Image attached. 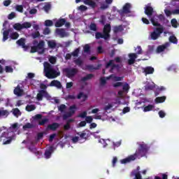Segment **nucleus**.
I'll return each mask as SVG.
<instances>
[{"instance_id": "1", "label": "nucleus", "mask_w": 179, "mask_h": 179, "mask_svg": "<svg viewBox=\"0 0 179 179\" xmlns=\"http://www.w3.org/2000/svg\"><path fill=\"white\" fill-rule=\"evenodd\" d=\"M148 150H149V148L146 144H141L140 148L136 151L134 155H130L128 157L123 159L121 160L122 164H125L127 163H129L131 162H134L136 159H141V157H143L146 156V153H148Z\"/></svg>"}, {"instance_id": "2", "label": "nucleus", "mask_w": 179, "mask_h": 179, "mask_svg": "<svg viewBox=\"0 0 179 179\" xmlns=\"http://www.w3.org/2000/svg\"><path fill=\"white\" fill-rule=\"evenodd\" d=\"M43 66L44 73L48 79H55V78H58L61 75V72L55 71L48 62H45Z\"/></svg>"}, {"instance_id": "3", "label": "nucleus", "mask_w": 179, "mask_h": 179, "mask_svg": "<svg viewBox=\"0 0 179 179\" xmlns=\"http://www.w3.org/2000/svg\"><path fill=\"white\" fill-rule=\"evenodd\" d=\"M1 139H3V145H9L13 139V131H12V128H9L6 131L2 133Z\"/></svg>"}, {"instance_id": "4", "label": "nucleus", "mask_w": 179, "mask_h": 179, "mask_svg": "<svg viewBox=\"0 0 179 179\" xmlns=\"http://www.w3.org/2000/svg\"><path fill=\"white\" fill-rule=\"evenodd\" d=\"M63 72L65 73L66 78L71 79V78H73L78 72L79 70L76 68H65L63 69Z\"/></svg>"}, {"instance_id": "5", "label": "nucleus", "mask_w": 179, "mask_h": 179, "mask_svg": "<svg viewBox=\"0 0 179 179\" xmlns=\"http://www.w3.org/2000/svg\"><path fill=\"white\" fill-rule=\"evenodd\" d=\"M164 31V29L162 27L155 28L150 34L151 40H157Z\"/></svg>"}, {"instance_id": "6", "label": "nucleus", "mask_w": 179, "mask_h": 179, "mask_svg": "<svg viewBox=\"0 0 179 179\" xmlns=\"http://www.w3.org/2000/svg\"><path fill=\"white\" fill-rule=\"evenodd\" d=\"M110 69L109 70V72L113 73V72H114V69H115V68H119L120 65L114 64V60H109V62L106 65V69L110 68Z\"/></svg>"}, {"instance_id": "7", "label": "nucleus", "mask_w": 179, "mask_h": 179, "mask_svg": "<svg viewBox=\"0 0 179 179\" xmlns=\"http://www.w3.org/2000/svg\"><path fill=\"white\" fill-rule=\"evenodd\" d=\"M16 44L20 47H22V48H24V51L29 50V46L26 45V39L24 38H20L16 41Z\"/></svg>"}, {"instance_id": "8", "label": "nucleus", "mask_w": 179, "mask_h": 179, "mask_svg": "<svg viewBox=\"0 0 179 179\" xmlns=\"http://www.w3.org/2000/svg\"><path fill=\"white\" fill-rule=\"evenodd\" d=\"M144 13L148 17H150L152 15H153V7L150 6V3H148L145 7L144 8Z\"/></svg>"}, {"instance_id": "9", "label": "nucleus", "mask_w": 179, "mask_h": 179, "mask_svg": "<svg viewBox=\"0 0 179 179\" xmlns=\"http://www.w3.org/2000/svg\"><path fill=\"white\" fill-rule=\"evenodd\" d=\"M48 95V93L45 90H41L37 94L36 99L38 100V101H43V97H44V96L45 97Z\"/></svg>"}, {"instance_id": "10", "label": "nucleus", "mask_w": 179, "mask_h": 179, "mask_svg": "<svg viewBox=\"0 0 179 179\" xmlns=\"http://www.w3.org/2000/svg\"><path fill=\"white\" fill-rule=\"evenodd\" d=\"M110 31H111V24H106V25H104L103 33V34H106V36H107L108 38H110L111 37V35L110 34Z\"/></svg>"}, {"instance_id": "11", "label": "nucleus", "mask_w": 179, "mask_h": 179, "mask_svg": "<svg viewBox=\"0 0 179 179\" xmlns=\"http://www.w3.org/2000/svg\"><path fill=\"white\" fill-rule=\"evenodd\" d=\"M129 58L128 64L134 65V64H135V59L138 58V55H136V53H130L129 54Z\"/></svg>"}, {"instance_id": "12", "label": "nucleus", "mask_w": 179, "mask_h": 179, "mask_svg": "<svg viewBox=\"0 0 179 179\" xmlns=\"http://www.w3.org/2000/svg\"><path fill=\"white\" fill-rule=\"evenodd\" d=\"M10 112L8 110H5L4 108H0V118H8Z\"/></svg>"}, {"instance_id": "13", "label": "nucleus", "mask_w": 179, "mask_h": 179, "mask_svg": "<svg viewBox=\"0 0 179 179\" xmlns=\"http://www.w3.org/2000/svg\"><path fill=\"white\" fill-rule=\"evenodd\" d=\"M56 33L61 37V38H64V37H66L68 36V34L65 31V29H56Z\"/></svg>"}, {"instance_id": "14", "label": "nucleus", "mask_w": 179, "mask_h": 179, "mask_svg": "<svg viewBox=\"0 0 179 179\" xmlns=\"http://www.w3.org/2000/svg\"><path fill=\"white\" fill-rule=\"evenodd\" d=\"M54 153V146H50L48 150L45 152V159H50L51 157V155Z\"/></svg>"}, {"instance_id": "15", "label": "nucleus", "mask_w": 179, "mask_h": 179, "mask_svg": "<svg viewBox=\"0 0 179 179\" xmlns=\"http://www.w3.org/2000/svg\"><path fill=\"white\" fill-rule=\"evenodd\" d=\"M131 3H127L122 8V13H125L126 15L128 13H131Z\"/></svg>"}, {"instance_id": "16", "label": "nucleus", "mask_w": 179, "mask_h": 179, "mask_svg": "<svg viewBox=\"0 0 179 179\" xmlns=\"http://www.w3.org/2000/svg\"><path fill=\"white\" fill-rule=\"evenodd\" d=\"M107 36V34H102L101 32L95 33V38H96V40H100V38H103V40H108L109 38Z\"/></svg>"}, {"instance_id": "17", "label": "nucleus", "mask_w": 179, "mask_h": 179, "mask_svg": "<svg viewBox=\"0 0 179 179\" xmlns=\"http://www.w3.org/2000/svg\"><path fill=\"white\" fill-rule=\"evenodd\" d=\"M50 86L54 87H57V89H61V87H62V84H61V82H59L57 80H53L50 83Z\"/></svg>"}, {"instance_id": "18", "label": "nucleus", "mask_w": 179, "mask_h": 179, "mask_svg": "<svg viewBox=\"0 0 179 179\" xmlns=\"http://www.w3.org/2000/svg\"><path fill=\"white\" fill-rule=\"evenodd\" d=\"M59 127V124L57 122H53L51 124L48 125V129H50V131H57L58 127Z\"/></svg>"}, {"instance_id": "19", "label": "nucleus", "mask_w": 179, "mask_h": 179, "mask_svg": "<svg viewBox=\"0 0 179 179\" xmlns=\"http://www.w3.org/2000/svg\"><path fill=\"white\" fill-rule=\"evenodd\" d=\"M85 5H88V6H90L92 8V9H94L96 6H97V4L94 2L93 0H84Z\"/></svg>"}, {"instance_id": "20", "label": "nucleus", "mask_w": 179, "mask_h": 179, "mask_svg": "<svg viewBox=\"0 0 179 179\" xmlns=\"http://www.w3.org/2000/svg\"><path fill=\"white\" fill-rule=\"evenodd\" d=\"M150 20L153 26H155L156 27H162V24L159 23L157 19H156L155 16L151 17Z\"/></svg>"}, {"instance_id": "21", "label": "nucleus", "mask_w": 179, "mask_h": 179, "mask_svg": "<svg viewBox=\"0 0 179 179\" xmlns=\"http://www.w3.org/2000/svg\"><path fill=\"white\" fill-rule=\"evenodd\" d=\"M14 94L20 96L23 94V90L20 88V86L17 85L14 90Z\"/></svg>"}, {"instance_id": "22", "label": "nucleus", "mask_w": 179, "mask_h": 179, "mask_svg": "<svg viewBox=\"0 0 179 179\" xmlns=\"http://www.w3.org/2000/svg\"><path fill=\"white\" fill-rule=\"evenodd\" d=\"M65 23H66V20H65L64 18H62L55 22V27H62Z\"/></svg>"}, {"instance_id": "23", "label": "nucleus", "mask_w": 179, "mask_h": 179, "mask_svg": "<svg viewBox=\"0 0 179 179\" xmlns=\"http://www.w3.org/2000/svg\"><path fill=\"white\" fill-rule=\"evenodd\" d=\"M167 47H169V43H165L164 45H159L157 48V52H158V53L163 52V51H164V50H166V48H167Z\"/></svg>"}, {"instance_id": "24", "label": "nucleus", "mask_w": 179, "mask_h": 179, "mask_svg": "<svg viewBox=\"0 0 179 179\" xmlns=\"http://www.w3.org/2000/svg\"><path fill=\"white\" fill-rule=\"evenodd\" d=\"M155 72V69L152 66H147L144 69V73L145 75H152Z\"/></svg>"}, {"instance_id": "25", "label": "nucleus", "mask_w": 179, "mask_h": 179, "mask_svg": "<svg viewBox=\"0 0 179 179\" xmlns=\"http://www.w3.org/2000/svg\"><path fill=\"white\" fill-rule=\"evenodd\" d=\"M11 29H8L3 31V41H6L9 38V33H10Z\"/></svg>"}, {"instance_id": "26", "label": "nucleus", "mask_w": 179, "mask_h": 179, "mask_svg": "<svg viewBox=\"0 0 179 179\" xmlns=\"http://www.w3.org/2000/svg\"><path fill=\"white\" fill-rule=\"evenodd\" d=\"M48 45L49 48L54 50V48H57V42L55 41H48Z\"/></svg>"}, {"instance_id": "27", "label": "nucleus", "mask_w": 179, "mask_h": 179, "mask_svg": "<svg viewBox=\"0 0 179 179\" xmlns=\"http://www.w3.org/2000/svg\"><path fill=\"white\" fill-rule=\"evenodd\" d=\"M11 113H13V115L15 117H19V115H22V112H20V110H19L17 108H13Z\"/></svg>"}, {"instance_id": "28", "label": "nucleus", "mask_w": 179, "mask_h": 179, "mask_svg": "<svg viewBox=\"0 0 179 179\" xmlns=\"http://www.w3.org/2000/svg\"><path fill=\"white\" fill-rule=\"evenodd\" d=\"M94 77V75L92 73L87 74L86 76L81 78V82H86L87 80H90L92 78Z\"/></svg>"}, {"instance_id": "29", "label": "nucleus", "mask_w": 179, "mask_h": 179, "mask_svg": "<svg viewBox=\"0 0 179 179\" xmlns=\"http://www.w3.org/2000/svg\"><path fill=\"white\" fill-rule=\"evenodd\" d=\"M77 99L78 100H80V99H83V101H85V100H87V96L83 92H80L77 96Z\"/></svg>"}, {"instance_id": "30", "label": "nucleus", "mask_w": 179, "mask_h": 179, "mask_svg": "<svg viewBox=\"0 0 179 179\" xmlns=\"http://www.w3.org/2000/svg\"><path fill=\"white\" fill-rule=\"evenodd\" d=\"M155 108V105L149 104L147 106L144 107L143 112L148 113L149 111H152Z\"/></svg>"}, {"instance_id": "31", "label": "nucleus", "mask_w": 179, "mask_h": 179, "mask_svg": "<svg viewBox=\"0 0 179 179\" xmlns=\"http://www.w3.org/2000/svg\"><path fill=\"white\" fill-rule=\"evenodd\" d=\"M169 40L170 43H172L173 44L178 43V39H177V37H176V36H174V35L169 36Z\"/></svg>"}, {"instance_id": "32", "label": "nucleus", "mask_w": 179, "mask_h": 179, "mask_svg": "<svg viewBox=\"0 0 179 179\" xmlns=\"http://www.w3.org/2000/svg\"><path fill=\"white\" fill-rule=\"evenodd\" d=\"M166 96H158L155 99V103H164L166 101Z\"/></svg>"}, {"instance_id": "33", "label": "nucleus", "mask_w": 179, "mask_h": 179, "mask_svg": "<svg viewBox=\"0 0 179 179\" xmlns=\"http://www.w3.org/2000/svg\"><path fill=\"white\" fill-rule=\"evenodd\" d=\"M124 30V28H122V25L115 26L113 28V32L115 34L120 33V31H122Z\"/></svg>"}, {"instance_id": "34", "label": "nucleus", "mask_w": 179, "mask_h": 179, "mask_svg": "<svg viewBox=\"0 0 179 179\" xmlns=\"http://www.w3.org/2000/svg\"><path fill=\"white\" fill-rule=\"evenodd\" d=\"M13 29H15V30H17L18 31H20V30H23L22 24L15 23L13 25Z\"/></svg>"}, {"instance_id": "35", "label": "nucleus", "mask_w": 179, "mask_h": 179, "mask_svg": "<svg viewBox=\"0 0 179 179\" xmlns=\"http://www.w3.org/2000/svg\"><path fill=\"white\" fill-rule=\"evenodd\" d=\"M25 110L29 113L31 111H34V110H36V105H27L25 108Z\"/></svg>"}, {"instance_id": "36", "label": "nucleus", "mask_w": 179, "mask_h": 179, "mask_svg": "<svg viewBox=\"0 0 179 179\" xmlns=\"http://www.w3.org/2000/svg\"><path fill=\"white\" fill-rule=\"evenodd\" d=\"M77 135L80 136V139H87V134H86V132H85V131H83V132H78Z\"/></svg>"}, {"instance_id": "37", "label": "nucleus", "mask_w": 179, "mask_h": 179, "mask_svg": "<svg viewBox=\"0 0 179 179\" xmlns=\"http://www.w3.org/2000/svg\"><path fill=\"white\" fill-rule=\"evenodd\" d=\"M31 37H32V38L36 39V38H38L40 37H43V36H41V34H40V31H36L31 34Z\"/></svg>"}, {"instance_id": "38", "label": "nucleus", "mask_w": 179, "mask_h": 179, "mask_svg": "<svg viewBox=\"0 0 179 179\" xmlns=\"http://www.w3.org/2000/svg\"><path fill=\"white\" fill-rule=\"evenodd\" d=\"M83 51L85 54H90V45L85 44L83 47Z\"/></svg>"}, {"instance_id": "39", "label": "nucleus", "mask_w": 179, "mask_h": 179, "mask_svg": "<svg viewBox=\"0 0 179 179\" xmlns=\"http://www.w3.org/2000/svg\"><path fill=\"white\" fill-rule=\"evenodd\" d=\"M44 45H45L44 41H40L38 45L36 46L38 50H43L44 48Z\"/></svg>"}, {"instance_id": "40", "label": "nucleus", "mask_w": 179, "mask_h": 179, "mask_svg": "<svg viewBox=\"0 0 179 179\" xmlns=\"http://www.w3.org/2000/svg\"><path fill=\"white\" fill-rule=\"evenodd\" d=\"M74 64L77 65L78 66H82L83 65V60L78 57V59L74 60Z\"/></svg>"}, {"instance_id": "41", "label": "nucleus", "mask_w": 179, "mask_h": 179, "mask_svg": "<svg viewBox=\"0 0 179 179\" xmlns=\"http://www.w3.org/2000/svg\"><path fill=\"white\" fill-rule=\"evenodd\" d=\"M171 24L172 27H174V29H177V27H178V22H177V19L176 18H173L171 20Z\"/></svg>"}, {"instance_id": "42", "label": "nucleus", "mask_w": 179, "mask_h": 179, "mask_svg": "<svg viewBox=\"0 0 179 179\" xmlns=\"http://www.w3.org/2000/svg\"><path fill=\"white\" fill-rule=\"evenodd\" d=\"M87 68L88 69H90V71L92 70H95V71H97L98 69H100V68H101V64H98L96 67H94L93 65H88L87 66Z\"/></svg>"}, {"instance_id": "43", "label": "nucleus", "mask_w": 179, "mask_h": 179, "mask_svg": "<svg viewBox=\"0 0 179 179\" xmlns=\"http://www.w3.org/2000/svg\"><path fill=\"white\" fill-rule=\"evenodd\" d=\"M29 150L31 152V153H34L36 156L38 155V151H37V148L34 146L29 147Z\"/></svg>"}, {"instance_id": "44", "label": "nucleus", "mask_w": 179, "mask_h": 179, "mask_svg": "<svg viewBox=\"0 0 179 179\" xmlns=\"http://www.w3.org/2000/svg\"><path fill=\"white\" fill-rule=\"evenodd\" d=\"M76 105H73L69 107V113L73 115V114H75V113H76Z\"/></svg>"}, {"instance_id": "45", "label": "nucleus", "mask_w": 179, "mask_h": 179, "mask_svg": "<svg viewBox=\"0 0 179 179\" xmlns=\"http://www.w3.org/2000/svg\"><path fill=\"white\" fill-rule=\"evenodd\" d=\"M54 24V22H52V20H46L45 21V26H46V27H51V26H52Z\"/></svg>"}, {"instance_id": "46", "label": "nucleus", "mask_w": 179, "mask_h": 179, "mask_svg": "<svg viewBox=\"0 0 179 179\" xmlns=\"http://www.w3.org/2000/svg\"><path fill=\"white\" fill-rule=\"evenodd\" d=\"M30 27H31V23L29 22L22 23V29H30Z\"/></svg>"}, {"instance_id": "47", "label": "nucleus", "mask_w": 179, "mask_h": 179, "mask_svg": "<svg viewBox=\"0 0 179 179\" xmlns=\"http://www.w3.org/2000/svg\"><path fill=\"white\" fill-rule=\"evenodd\" d=\"M10 38L12 40H17L19 38V34L17 32H14L10 34Z\"/></svg>"}, {"instance_id": "48", "label": "nucleus", "mask_w": 179, "mask_h": 179, "mask_svg": "<svg viewBox=\"0 0 179 179\" xmlns=\"http://www.w3.org/2000/svg\"><path fill=\"white\" fill-rule=\"evenodd\" d=\"M58 110H59V111H60V113H64L65 111V110H66V106L65 104H61L58 107Z\"/></svg>"}, {"instance_id": "49", "label": "nucleus", "mask_w": 179, "mask_h": 179, "mask_svg": "<svg viewBox=\"0 0 179 179\" xmlns=\"http://www.w3.org/2000/svg\"><path fill=\"white\" fill-rule=\"evenodd\" d=\"M80 50L79 48H76L74 51L71 52L72 57H78L79 55V52Z\"/></svg>"}, {"instance_id": "50", "label": "nucleus", "mask_w": 179, "mask_h": 179, "mask_svg": "<svg viewBox=\"0 0 179 179\" xmlns=\"http://www.w3.org/2000/svg\"><path fill=\"white\" fill-rule=\"evenodd\" d=\"M90 29L92 31H97V25L95 23H92L90 26Z\"/></svg>"}, {"instance_id": "51", "label": "nucleus", "mask_w": 179, "mask_h": 179, "mask_svg": "<svg viewBox=\"0 0 179 179\" xmlns=\"http://www.w3.org/2000/svg\"><path fill=\"white\" fill-rule=\"evenodd\" d=\"M123 91L124 92H129V89H131V87H129V84L128 83H124V85L122 87Z\"/></svg>"}, {"instance_id": "52", "label": "nucleus", "mask_w": 179, "mask_h": 179, "mask_svg": "<svg viewBox=\"0 0 179 179\" xmlns=\"http://www.w3.org/2000/svg\"><path fill=\"white\" fill-rule=\"evenodd\" d=\"M33 124L31 123H27L26 124H24L22 128L23 129H31V128H33Z\"/></svg>"}, {"instance_id": "53", "label": "nucleus", "mask_w": 179, "mask_h": 179, "mask_svg": "<svg viewBox=\"0 0 179 179\" xmlns=\"http://www.w3.org/2000/svg\"><path fill=\"white\" fill-rule=\"evenodd\" d=\"M43 9H44L45 12H46V13H48V12L50 11V9H51V4L48 3V4L45 5L43 6Z\"/></svg>"}, {"instance_id": "54", "label": "nucleus", "mask_w": 179, "mask_h": 179, "mask_svg": "<svg viewBox=\"0 0 179 179\" xmlns=\"http://www.w3.org/2000/svg\"><path fill=\"white\" fill-rule=\"evenodd\" d=\"M50 33H51V29H50V28L48 27L45 28L43 31V34H44V36H48V34H50Z\"/></svg>"}, {"instance_id": "55", "label": "nucleus", "mask_w": 179, "mask_h": 179, "mask_svg": "<svg viewBox=\"0 0 179 179\" xmlns=\"http://www.w3.org/2000/svg\"><path fill=\"white\" fill-rule=\"evenodd\" d=\"M49 62H50V64H52V65L55 64V63L57 62V57H50L49 58Z\"/></svg>"}, {"instance_id": "56", "label": "nucleus", "mask_w": 179, "mask_h": 179, "mask_svg": "<svg viewBox=\"0 0 179 179\" xmlns=\"http://www.w3.org/2000/svg\"><path fill=\"white\" fill-rule=\"evenodd\" d=\"M16 10L17 12H20V13H23V6L22 5H17L15 7Z\"/></svg>"}, {"instance_id": "57", "label": "nucleus", "mask_w": 179, "mask_h": 179, "mask_svg": "<svg viewBox=\"0 0 179 179\" xmlns=\"http://www.w3.org/2000/svg\"><path fill=\"white\" fill-rule=\"evenodd\" d=\"M41 118H43V115L41 114H37L33 117L34 121H38V120H41Z\"/></svg>"}, {"instance_id": "58", "label": "nucleus", "mask_w": 179, "mask_h": 179, "mask_svg": "<svg viewBox=\"0 0 179 179\" xmlns=\"http://www.w3.org/2000/svg\"><path fill=\"white\" fill-rule=\"evenodd\" d=\"M5 71L7 73L13 72V69L10 66H6L5 68Z\"/></svg>"}, {"instance_id": "59", "label": "nucleus", "mask_w": 179, "mask_h": 179, "mask_svg": "<svg viewBox=\"0 0 179 179\" xmlns=\"http://www.w3.org/2000/svg\"><path fill=\"white\" fill-rule=\"evenodd\" d=\"M47 122H48V119L45 118L43 119L42 120L38 122V125H45V124H47Z\"/></svg>"}, {"instance_id": "60", "label": "nucleus", "mask_w": 179, "mask_h": 179, "mask_svg": "<svg viewBox=\"0 0 179 179\" xmlns=\"http://www.w3.org/2000/svg\"><path fill=\"white\" fill-rule=\"evenodd\" d=\"M93 122V117L92 116H87L85 117V122H87V124H92Z\"/></svg>"}, {"instance_id": "61", "label": "nucleus", "mask_w": 179, "mask_h": 179, "mask_svg": "<svg viewBox=\"0 0 179 179\" xmlns=\"http://www.w3.org/2000/svg\"><path fill=\"white\" fill-rule=\"evenodd\" d=\"M87 112L84 111L78 115L80 118H86L87 116Z\"/></svg>"}, {"instance_id": "62", "label": "nucleus", "mask_w": 179, "mask_h": 179, "mask_svg": "<svg viewBox=\"0 0 179 179\" xmlns=\"http://www.w3.org/2000/svg\"><path fill=\"white\" fill-rule=\"evenodd\" d=\"M113 80H114V82H121V80H122V77H118L113 75Z\"/></svg>"}, {"instance_id": "63", "label": "nucleus", "mask_w": 179, "mask_h": 179, "mask_svg": "<svg viewBox=\"0 0 179 179\" xmlns=\"http://www.w3.org/2000/svg\"><path fill=\"white\" fill-rule=\"evenodd\" d=\"M37 51H38V49L37 48V46H32L31 48L30 52L31 54H34V52H37Z\"/></svg>"}, {"instance_id": "64", "label": "nucleus", "mask_w": 179, "mask_h": 179, "mask_svg": "<svg viewBox=\"0 0 179 179\" xmlns=\"http://www.w3.org/2000/svg\"><path fill=\"white\" fill-rule=\"evenodd\" d=\"M136 52L138 55L142 54V48L141 46H137V48H136Z\"/></svg>"}]
</instances>
